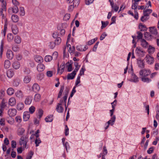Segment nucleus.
Listing matches in <instances>:
<instances>
[{"label":"nucleus","instance_id":"f257e3e1","mask_svg":"<svg viewBox=\"0 0 159 159\" xmlns=\"http://www.w3.org/2000/svg\"><path fill=\"white\" fill-rule=\"evenodd\" d=\"M69 92V89L66 88V89L65 93L63 98V99H61L59 103L57 104L56 109L59 113H62L63 111L64 108L62 106L64 105L65 107L66 110L67 107L66 106V100Z\"/></svg>","mask_w":159,"mask_h":159},{"label":"nucleus","instance_id":"f03ea898","mask_svg":"<svg viewBox=\"0 0 159 159\" xmlns=\"http://www.w3.org/2000/svg\"><path fill=\"white\" fill-rule=\"evenodd\" d=\"M151 73V71L149 69L143 68L139 72V75L141 80L143 82L147 83L151 81V80L148 77Z\"/></svg>","mask_w":159,"mask_h":159},{"label":"nucleus","instance_id":"7ed1b4c3","mask_svg":"<svg viewBox=\"0 0 159 159\" xmlns=\"http://www.w3.org/2000/svg\"><path fill=\"white\" fill-rule=\"evenodd\" d=\"M28 139L26 136H22L20 138L19 141V144L21 146H22L23 148H27L28 147L27 144L28 142Z\"/></svg>","mask_w":159,"mask_h":159},{"label":"nucleus","instance_id":"20e7f679","mask_svg":"<svg viewBox=\"0 0 159 159\" xmlns=\"http://www.w3.org/2000/svg\"><path fill=\"white\" fill-rule=\"evenodd\" d=\"M146 62L149 65L153 64L154 62V58L152 56L147 54L145 58Z\"/></svg>","mask_w":159,"mask_h":159},{"label":"nucleus","instance_id":"39448f33","mask_svg":"<svg viewBox=\"0 0 159 159\" xmlns=\"http://www.w3.org/2000/svg\"><path fill=\"white\" fill-rule=\"evenodd\" d=\"M67 49L68 50L69 52L71 54L73 53L74 51L75 50V47L73 46L72 47L70 44L67 45L65 47V49H64L63 51V53L64 54L65 53V49Z\"/></svg>","mask_w":159,"mask_h":159},{"label":"nucleus","instance_id":"423d86ee","mask_svg":"<svg viewBox=\"0 0 159 159\" xmlns=\"http://www.w3.org/2000/svg\"><path fill=\"white\" fill-rule=\"evenodd\" d=\"M17 111L15 108H11L8 110V114L10 116H14L16 114Z\"/></svg>","mask_w":159,"mask_h":159},{"label":"nucleus","instance_id":"0eeeda50","mask_svg":"<svg viewBox=\"0 0 159 159\" xmlns=\"http://www.w3.org/2000/svg\"><path fill=\"white\" fill-rule=\"evenodd\" d=\"M149 31L152 34L154 35L155 37H157L158 36L157 30L155 27H151L149 28Z\"/></svg>","mask_w":159,"mask_h":159},{"label":"nucleus","instance_id":"6e6552de","mask_svg":"<svg viewBox=\"0 0 159 159\" xmlns=\"http://www.w3.org/2000/svg\"><path fill=\"white\" fill-rule=\"evenodd\" d=\"M139 78L137 76L134 74L132 73L131 76V78L129 81L132 82L137 83L139 81Z\"/></svg>","mask_w":159,"mask_h":159},{"label":"nucleus","instance_id":"1a4fd4ad","mask_svg":"<svg viewBox=\"0 0 159 159\" xmlns=\"http://www.w3.org/2000/svg\"><path fill=\"white\" fill-rule=\"evenodd\" d=\"M76 49L78 51H84L88 48V47L86 45H78L76 46Z\"/></svg>","mask_w":159,"mask_h":159},{"label":"nucleus","instance_id":"9d476101","mask_svg":"<svg viewBox=\"0 0 159 159\" xmlns=\"http://www.w3.org/2000/svg\"><path fill=\"white\" fill-rule=\"evenodd\" d=\"M34 59L35 61L38 63H42L43 61V58L40 56L36 55L34 56Z\"/></svg>","mask_w":159,"mask_h":159},{"label":"nucleus","instance_id":"9b49d317","mask_svg":"<svg viewBox=\"0 0 159 159\" xmlns=\"http://www.w3.org/2000/svg\"><path fill=\"white\" fill-rule=\"evenodd\" d=\"M15 95L16 97L20 99H22L24 96L23 92L20 90L17 91L15 93Z\"/></svg>","mask_w":159,"mask_h":159},{"label":"nucleus","instance_id":"f8f14e48","mask_svg":"<svg viewBox=\"0 0 159 159\" xmlns=\"http://www.w3.org/2000/svg\"><path fill=\"white\" fill-rule=\"evenodd\" d=\"M32 100V96H29L26 97L25 101V103L26 105H30L31 104Z\"/></svg>","mask_w":159,"mask_h":159},{"label":"nucleus","instance_id":"ddd939ff","mask_svg":"<svg viewBox=\"0 0 159 159\" xmlns=\"http://www.w3.org/2000/svg\"><path fill=\"white\" fill-rule=\"evenodd\" d=\"M141 45V46L144 48H146L148 47V43L144 39H141L140 40Z\"/></svg>","mask_w":159,"mask_h":159},{"label":"nucleus","instance_id":"4468645a","mask_svg":"<svg viewBox=\"0 0 159 159\" xmlns=\"http://www.w3.org/2000/svg\"><path fill=\"white\" fill-rule=\"evenodd\" d=\"M11 30L12 32L14 34H17L19 32L17 26L16 25H12Z\"/></svg>","mask_w":159,"mask_h":159},{"label":"nucleus","instance_id":"2eb2a0df","mask_svg":"<svg viewBox=\"0 0 159 159\" xmlns=\"http://www.w3.org/2000/svg\"><path fill=\"white\" fill-rule=\"evenodd\" d=\"M76 74V72L75 71H73L72 73H71L68 74L67 75V79L68 80H72L75 77V75Z\"/></svg>","mask_w":159,"mask_h":159},{"label":"nucleus","instance_id":"dca6fc26","mask_svg":"<svg viewBox=\"0 0 159 159\" xmlns=\"http://www.w3.org/2000/svg\"><path fill=\"white\" fill-rule=\"evenodd\" d=\"M25 131V129L22 127H20L18 129L17 134L19 136H22L24 133Z\"/></svg>","mask_w":159,"mask_h":159},{"label":"nucleus","instance_id":"f3484780","mask_svg":"<svg viewBox=\"0 0 159 159\" xmlns=\"http://www.w3.org/2000/svg\"><path fill=\"white\" fill-rule=\"evenodd\" d=\"M67 26V25L66 23H63L59 24L57 27L58 30H60L61 29H65Z\"/></svg>","mask_w":159,"mask_h":159},{"label":"nucleus","instance_id":"a211bd4d","mask_svg":"<svg viewBox=\"0 0 159 159\" xmlns=\"http://www.w3.org/2000/svg\"><path fill=\"white\" fill-rule=\"evenodd\" d=\"M45 68L44 65L43 64H38L37 67V70L39 71H43Z\"/></svg>","mask_w":159,"mask_h":159},{"label":"nucleus","instance_id":"6ab92c4d","mask_svg":"<svg viewBox=\"0 0 159 159\" xmlns=\"http://www.w3.org/2000/svg\"><path fill=\"white\" fill-rule=\"evenodd\" d=\"M32 89L34 91L37 92L40 89V87L39 85L37 83H34L33 85Z\"/></svg>","mask_w":159,"mask_h":159},{"label":"nucleus","instance_id":"aec40b11","mask_svg":"<svg viewBox=\"0 0 159 159\" xmlns=\"http://www.w3.org/2000/svg\"><path fill=\"white\" fill-rule=\"evenodd\" d=\"M30 117V113L28 111H25L23 114V120L25 121L28 120Z\"/></svg>","mask_w":159,"mask_h":159},{"label":"nucleus","instance_id":"412c9836","mask_svg":"<svg viewBox=\"0 0 159 159\" xmlns=\"http://www.w3.org/2000/svg\"><path fill=\"white\" fill-rule=\"evenodd\" d=\"M7 57L8 59L11 60L13 57L12 51L11 50H8L7 52Z\"/></svg>","mask_w":159,"mask_h":159},{"label":"nucleus","instance_id":"4be33fe9","mask_svg":"<svg viewBox=\"0 0 159 159\" xmlns=\"http://www.w3.org/2000/svg\"><path fill=\"white\" fill-rule=\"evenodd\" d=\"M20 64L18 61H15L12 64V67L15 69H18L20 67Z\"/></svg>","mask_w":159,"mask_h":159},{"label":"nucleus","instance_id":"5701e85b","mask_svg":"<svg viewBox=\"0 0 159 159\" xmlns=\"http://www.w3.org/2000/svg\"><path fill=\"white\" fill-rule=\"evenodd\" d=\"M116 119V116L114 115L111 117V119L107 122L108 124H110L111 125H113L115 122Z\"/></svg>","mask_w":159,"mask_h":159},{"label":"nucleus","instance_id":"b1692460","mask_svg":"<svg viewBox=\"0 0 159 159\" xmlns=\"http://www.w3.org/2000/svg\"><path fill=\"white\" fill-rule=\"evenodd\" d=\"M12 11L13 13H16L18 11V8L17 6H15L13 8H10L8 10V11L10 12Z\"/></svg>","mask_w":159,"mask_h":159},{"label":"nucleus","instance_id":"393cba45","mask_svg":"<svg viewBox=\"0 0 159 159\" xmlns=\"http://www.w3.org/2000/svg\"><path fill=\"white\" fill-rule=\"evenodd\" d=\"M16 103V100L15 98L12 97L9 100V104L11 106H14Z\"/></svg>","mask_w":159,"mask_h":159},{"label":"nucleus","instance_id":"a878e982","mask_svg":"<svg viewBox=\"0 0 159 159\" xmlns=\"http://www.w3.org/2000/svg\"><path fill=\"white\" fill-rule=\"evenodd\" d=\"M155 51V48L151 45H149L148 49V52L149 54H153Z\"/></svg>","mask_w":159,"mask_h":159},{"label":"nucleus","instance_id":"bb28decb","mask_svg":"<svg viewBox=\"0 0 159 159\" xmlns=\"http://www.w3.org/2000/svg\"><path fill=\"white\" fill-rule=\"evenodd\" d=\"M24 104L22 102H19L17 104L16 109L18 111L22 110L24 108Z\"/></svg>","mask_w":159,"mask_h":159},{"label":"nucleus","instance_id":"cd10ccee","mask_svg":"<svg viewBox=\"0 0 159 159\" xmlns=\"http://www.w3.org/2000/svg\"><path fill=\"white\" fill-rule=\"evenodd\" d=\"M14 40L16 43L19 44L21 43V39L19 36L16 35L14 37Z\"/></svg>","mask_w":159,"mask_h":159},{"label":"nucleus","instance_id":"c85d7f7f","mask_svg":"<svg viewBox=\"0 0 159 159\" xmlns=\"http://www.w3.org/2000/svg\"><path fill=\"white\" fill-rule=\"evenodd\" d=\"M31 80V77L29 75L25 76L23 79V82L25 84L29 83Z\"/></svg>","mask_w":159,"mask_h":159},{"label":"nucleus","instance_id":"c756f323","mask_svg":"<svg viewBox=\"0 0 159 159\" xmlns=\"http://www.w3.org/2000/svg\"><path fill=\"white\" fill-rule=\"evenodd\" d=\"M135 52L137 54H140L141 53H142L141 54V56L142 57H143L144 56V53H145V52L143 50H142L138 48V47H137L136 48Z\"/></svg>","mask_w":159,"mask_h":159},{"label":"nucleus","instance_id":"7c9ffc66","mask_svg":"<svg viewBox=\"0 0 159 159\" xmlns=\"http://www.w3.org/2000/svg\"><path fill=\"white\" fill-rule=\"evenodd\" d=\"M11 20L14 22H17L19 20V17L16 15H13L11 16Z\"/></svg>","mask_w":159,"mask_h":159},{"label":"nucleus","instance_id":"2f4dec72","mask_svg":"<svg viewBox=\"0 0 159 159\" xmlns=\"http://www.w3.org/2000/svg\"><path fill=\"white\" fill-rule=\"evenodd\" d=\"M139 28L140 30L141 31H146L147 30V28L146 27V26L144 25H143L142 23H140L139 26Z\"/></svg>","mask_w":159,"mask_h":159},{"label":"nucleus","instance_id":"473e14b6","mask_svg":"<svg viewBox=\"0 0 159 159\" xmlns=\"http://www.w3.org/2000/svg\"><path fill=\"white\" fill-rule=\"evenodd\" d=\"M7 76L9 78H11L14 75V72L11 70H8L7 72Z\"/></svg>","mask_w":159,"mask_h":159},{"label":"nucleus","instance_id":"72a5a7b5","mask_svg":"<svg viewBox=\"0 0 159 159\" xmlns=\"http://www.w3.org/2000/svg\"><path fill=\"white\" fill-rule=\"evenodd\" d=\"M53 115H49L46 117L45 119V120L47 122H51L53 120Z\"/></svg>","mask_w":159,"mask_h":159},{"label":"nucleus","instance_id":"f704fd0d","mask_svg":"<svg viewBox=\"0 0 159 159\" xmlns=\"http://www.w3.org/2000/svg\"><path fill=\"white\" fill-rule=\"evenodd\" d=\"M137 63L139 67L141 68H143L144 67V65L142 60L140 59H138Z\"/></svg>","mask_w":159,"mask_h":159},{"label":"nucleus","instance_id":"c9c22d12","mask_svg":"<svg viewBox=\"0 0 159 159\" xmlns=\"http://www.w3.org/2000/svg\"><path fill=\"white\" fill-rule=\"evenodd\" d=\"M41 99V95L37 93L34 96V100L35 102H39Z\"/></svg>","mask_w":159,"mask_h":159},{"label":"nucleus","instance_id":"e433bc0d","mask_svg":"<svg viewBox=\"0 0 159 159\" xmlns=\"http://www.w3.org/2000/svg\"><path fill=\"white\" fill-rule=\"evenodd\" d=\"M4 65L5 68L6 69L8 68L11 65L10 61L7 60H6L4 62Z\"/></svg>","mask_w":159,"mask_h":159},{"label":"nucleus","instance_id":"4c0bfd02","mask_svg":"<svg viewBox=\"0 0 159 159\" xmlns=\"http://www.w3.org/2000/svg\"><path fill=\"white\" fill-rule=\"evenodd\" d=\"M138 3L135 1H134L132 2V5L131 6V8L132 9L135 10V12H136V9L137 8L138 5Z\"/></svg>","mask_w":159,"mask_h":159},{"label":"nucleus","instance_id":"58836bf2","mask_svg":"<svg viewBox=\"0 0 159 159\" xmlns=\"http://www.w3.org/2000/svg\"><path fill=\"white\" fill-rule=\"evenodd\" d=\"M14 89L12 88H8L7 91V93L9 95H12L14 93Z\"/></svg>","mask_w":159,"mask_h":159},{"label":"nucleus","instance_id":"ea45409f","mask_svg":"<svg viewBox=\"0 0 159 159\" xmlns=\"http://www.w3.org/2000/svg\"><path fill=\"white\" fill-rule=\"evenodd\" d=\"M145 38L148 39H150L152 38V36L150 33L148 32H145L144 34Z\"/></svg>","mask_w":159,"mask_h":159},{"label":"nucleus","instance_id":"a19ab883","mask_svg":"<svg viewBox=\"0 0 159 159\" xmlns=\"http://www.w3.org/2000/svg\"><path fill=\"white\" fill-rule=\"evenodd\" d=\"M75 66V68L74 70V71L77 72L80 67V65H79V63L78 62H75L74 63Z\"/></svg>","mask_w":159,"mask_h":159},{"label":"nucleus","instance_id":"79ce46f5","mask_svg":"<svg viewBox=\"0 0 159 159\" xmlns=\"http://www.w3.org/2000/svg\"><path fill=\"white\" fill-rule=\"evenodd\" d=\"M52 59V57L50 55H47L44 58V60L46 62H50Z\"/></svg>","mask_w":159,"mask_h":159},{"label":"nucleus","instance_id":"37998d69","mask_svg":"<svg viewBox=\"0 0 159 159\" xmlns=\"http://www.w3.org/2000/svg\"><path fill=\"white\" fill-rule=\"evenodd\" d=\"M152 12V10L150 9H146L143 11V14L146 15L148 16Z\"/></svg>","mask_w":159,"mask_h":159},{"label":"nucleus","instance_id":"c03bdc74","mask_svg":"<svg viewBox=\"0 0 159 159\" xmlns=\"http://www.w3.org/2000/svg\"><path fill=\"white\" fill-rule=\"evenodd\" d=\"M64 89V86H61L60 89V91L59 93H58V96H57V99L58 98H59L61 97V96L62 95V93Z\"/></svg>","mask_w":159,"mask_h":159},{"label":"nucleus","instance_id":"a18cd8bd","mask_svg":"<svg viewBox=\"0 0 159 159\" xmlns=\"http://www.w3.org/2000/svg\"><path fill=\"white\" fill-rule=\"evenodd\" d=\"M7 40L9 42L11 41L13 39V36L12 34L10 33L7 36Z\"/></svg>","mask_w":159,"mask_h":159},{"label":"nucleus","instance_id":"49530a36","mask_svg":"<svg viewBox=\"0 0 159 159\" xmlns=\"http://www.w3.org/2000/svg\"><path fill=\"white\" fill-rule=\"evenodd\" d=\"M20 14L21 16H24L25 15V11L24 8L23 7H21L20 8Z\"/></svg>","mask_w":159,"mask_h":159},{"label":"nucleus","instance_id":"de8ad7c7","mask_svg":"<svg viewBox=\"0 0 159 159\" xmlns=\"http://www.w3.org/2000/svg\"><path fill=\"white\" fill-rule=\"evenodd\" d=\"M66 66L67 68V71L70 72L72 70V66L71 64H69V62L66 63Z\"/></svg>","mask_w":159,"mask_h":159},{"label":"nucleus","instance_id":"09e8293b","mask_svg":"<svg viewBox=\"0 0 159 159\" xmlns=\"http://www.w3.org/2000/svg\"><path fill=\"white\" fill-rule=\"evenodd\" d=\"M148 16L146 15H144V16H143L141 17V20L142 21L144 22L148 20Z\"/></svg>","mask_w":159,"mask_h":159},{"label":"nucleus","instance_id":"8fccbe9b","mask_svg":"<svg viewBox=\"0 0 159 159\" xmlns=\"http://www.w3.org/2000/svg\"><path fill=\"white\" fill-rule=\"evenodd\" d=\"M61 39L60 37L57 38L54 42L56 45H58L60 44L61 42Z\"/></svg>","mask_w":159,"mask_h":159},{"label":"nucleus","instance_id":"3c124183","mask_svg":"<svg viewBox=\"0 0 159 159\" xmlns=\"http://www.w3.org/2000/svg\"><path fill=\"white\" fill-rule=\"evenodd\" d=\"M20 83V80L18 79L15 80L13 82V85L17 87L18 86Z\"/></svg>","mask_w":159,"mask_h":159},{"label":"nucleus","instance_id":"603ef678","mask_svg":"<svg viewBox=\"0 0 159 159\" xmlns=\"http://www.w3.org/2000/svg\"><path fill=\"white\" fill-rule=\"evenodd\" d=\"M70 17V14L69 13H66L63 19L64 20L66 21L69 20Z\"/></svg>","mask_w":159,"mask_h":159},{"label":"nucleus","instance_id":"864d4df0","mask_svg":"<svg viewBox=\"0 0 159 159\" xmlns=\"http://www.w3.org/2000/svg\"><path fill=\"white\" fill-rule=\"evenodd\" d=\"M101 23L102 24V26L101 27L102 29H103V28L105 27L108 24V21L104 22L103 21H102Z\"/></svg>","mask_w":159,"mask_h":159},{"label":"nucleus","instance_id":"5fc2aeb1","mask_svg":"<svg viewBox=\"0 0 159 159\" xmlns=\"http://www.w3.org/2000/svg\"><path fill=\"white\" fill-rule=\"evenodd\" d=\"M41 143V141L39 138H36L35 140V143L36 146L37 147L39 146V144Z\"/></svg>","mask_w":159,"mask_h":159},{"label":"nucleus","instance_id":"6e6d98bb","mask_svg":"<svg viewBox=\"0 0 159 159\" xmlns=\"http://www.w3.org/2000/svg\"><path fill=\"white\" fill-rule=\"evenodd\" d=\"M2 4V9L6 10V3L4 0H0Z\"/></svg>","mask_w":159,"mask_h":159},{"label":"nucleus","instance_id":"4d7b16f0","mask_svg":"<svg viewBox=\"0 0 159 159\" xmlns=\"http://www.w3.org/2000/svg\"><path fill=\"white\" fill-rule=\"evenodd\" d=\"M35 111V108L33 106H32L29 108V111L31 114H33Z\"/></svg>","mask_w":159,"mask_h":159},{"label":"nucleus","instance_id":"13d9d810","mask_svg":"<svg viewBox=\"0 0 159 159\" xmlns=\"http://www.w3.org/2000/svg\"><path fill=\"white\" fill-rule=\"evenodd\" d=\"M33 154H34V152L32 151H30V152L29 153L28 156L27 157L26 159H31Z\"/></svg>","mask_w":159,"mask_h":159},{"label":"nucleus","instance_id":"bf43d9fd","mask_svg":"<svg viewBox=\"0 0 159 159\" xmlns=\"http://www.w3.org/2000/svg\"><path fill=\"white\" fill-rule=\"evenodd\" d=\"M3 43L2 42L1 44V46L0 48V57H2V55L3 52Z\"/></svg>","mask_w":159,"mask_h":159},{"label":"nucleus","instance_id":"052dcab7","mask_svg":"<svg viewBox=\"0 0 159 159\" xmlns=\"http://www.w3.org/2000/svg\"><path fill=\"white\" fill-rule=\"evenodd\" d=\"M15 119L16 121L18 123H20L21 122L22 119L20 116H17L15 118Z\"/></svg>","mask_w":159,"mask_h":159},{"label":"nucleus","instance_id":"680f3d73","mask_svg":"<svg viewBox=\"0 0 159 159\" xmlns=\"http://www.w3.org/2000/svg\"><path fill=\"white\" fill-rule=\"evenodd\" d=\"M80 2V0H74L73 2V5L74 7H76L78 5Z\"/></svg>","mask_w":159,"mask_h":159},{"label":"nucleus","instance_id":"e2e57ef3","mask_svg":"<svg viewBox=\"0 0 159 159\" xmlns=\"http://www.w3.org/2000/svg\"><path fill=\"white\" fill-rule=\"evenodd\" d=\"M55 45H56L53 42H50V43L49 44V47L51 49H53L54 48L55 46Z\"/></svg>","mask_w":159,"mask_h":159},{"label":"nucleus","instance_id":"0e129e2a","mask_svg":"<svg viewBox=\"0 0 159 159\" xmlns=\"http://www.w3.org/2000/svg\"><path fill=\"white\" fill-rule=\"evenodd\" d=\"M16 141L14 140H12L11 142V146L12 148H16Z\"/></svg>","mask_w":159,"mask_h":159},{"label":"nucleus","instance_id":"69168bd1","mask_svg":"<svg viewBox=\"0 0 159 159\" xmlns=\"http://www.w3.org/2000/svg\"><path fill=\"white\" fill-rule=\"evenodd\" d=\"M85 70V69L83 67L80 70V73L79 74L78 76H80V77L81 75H84V71Z\"/></svg>","mask_w":159,"mask_h":159},{"label":"nucleus","instance_id":"338daca9","mask_svg":"<svg viewBox=\"0 0 159 159\" xmlns=\"http://www.w3.org/2000/svg\"><path fill=\"white\" fill-rule=\"evenodd\" d=\"M43 111L41 109H39V111L38 117L40 119L43 115Z\"/></svg>","mask_w":159,"mask_h":159},{"label":"nucleus","instance_id":"774afa93","mask_svg":"<svg viewBox=\"0 0 159 159\" xmlns=\"http://www.w3.org/2000/svg\"><path fill=\"white\" fill-rule=\"evenodd\" d=\"M107 36V34L105 32L103 33L102 34L100 37V40H103Z\"/></svg>","mask_w":159,"mask_h":159}]
</instances>
